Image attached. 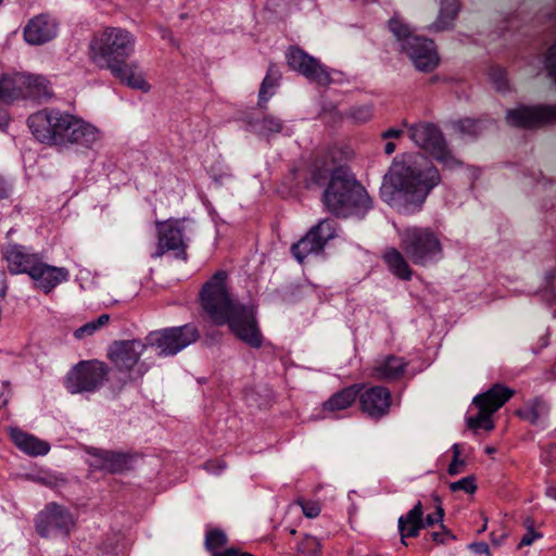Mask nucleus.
I'll list each match as a JSON object with an SVG mask.
<instances>
[{
    "mask_svg": "<svg viewBox=\"0 0 556 556\" xmlns=\"http://www.w3.org/2000/svg\"><path fill=\"white\" fill-rule=\"evenodd\" d=\"M199 303L214 325H227L230 332L250 348H262L264 337L258 326L256 306L232 296L226 270H217L203 283Z\"/></svg>",
    "mask_w": 556,
    "mask_h": 556,
    "instance_id": "f257e3e1",
    "label": "nucleus"
},
{
    "mask_svg": "<svg viewBox=\"0 0 556 556\" xmlns=\"http://www.w3.org/2000/svg\"><path fill=\"white\" fill-rule=\"evenodd\" d=\"M441 182L438 168L424 155L395 162L380 188L381 199L397 212L410 215L421 210L426 199Z\"/></svg>",
    "mask_w": 556,
    "mask_h": 556,
    "instance_id": "f03ea898",
    "label": "nucleus"
},
{
    "mask_svg": "<svg viewBox=\"0 0 556 556\" xmlns=\"http://www.w3.org/2000/svg\"><path fill=\"white\" fill-rule=\"evenodd\" d=\"M27 125L37 141L59 149H91L100 139L96 126L59 109H43L31 114Z\"/></svg>",
    "mask_w": 556,
    "mask_h": 556,
    "instance_id": "7ed1b4c3",
    "label": "nucleus"
},
{
    "mask_svg": "<svg viewBox=\"0 0 556 556\" xmlns=\"http://www.w3.org/2000/svg\"><path fill=\"white\" fill-rule=\"evenodd\" d=\"M323 201L332 215L343 218H364L372 208V200L350 168L336 172L323 193Z\"/></svg>",
    "mask_w": 556,
    "mask_h": 556,
    "instance_id": "20e7f679",
    "label": "nucleus"
},
{
    "mask_svg": "<svg viewBox=\"0 0 556 556\" xmlns=\"http://www.w3.org/2000/svg\"><path fill=\"white\" fill-rule=\"evenodd\" d=\"M136 37L126 28L108 26L90 42V58L100 68L111 70L135 52Z\"/></svg>",
    "mask_w": 556,
    "mask_h": 556,
    "instance_id": "39448f33",
    "label": "nucleus"
},
{
    "mask_svg": "<svg viewBox=\"0 0 556 556\" xmlns=\"http://www.w3.org/2000/svg\"><path fill=\"white\" fill-rule=\"evenodd\" d=\"M388 28L400 52L406 54L418 71L429 73L438 66L439 55L433 40L416 35L410 25L396 14L389 20Z\"/></svg>",
    "mask_w": 556,
    "mask_h": 556,
    "instance_id": "423d86ee",
    "label": "nucleus"
},
{
    "mask_svg": "<svg viewBox=\"0 0 556 556\" xmlns=\"http://www.w3.org/2000/svg\"><path fill=\"white\" fill-rule=\"evenodd\" d=\"M400 248L416 266H430L443 258L439 235L430 227L409 226L397 231Z\"/></svg>",
    "mask_w": 556,
    "mask_h": 556,
    "instance_id": "0eeeda50",
    "label": "nucleus"
},
{
    "mask_svg": "<svg viewBox=\"0 0 556 556\" xmlns=\"http://www.w3.org/2000/svg\"><path fill=\"white\" fill-rule=\"evenodd\" d=\"M111 368L99 359L80 361L64 377V387L71 394L96 393L109 380Z\"/></svg>",
    "mask_w": 556,
    "mask_h": 556,
    "instance_id": "6e6552de",
    "label": "nucleus"
},
{
    "mask_svg": "<svg viewBox=\"0 0 556 556\" xmlns=\"http://www.w3.org/2000/svg\"><path fill=\"white\" fill-rule=\"evenodd\" d=\"M34 523L43 539H67L76 527V519L66 506L50 502L36 514Z\"/></svg>",
    "mask_w": 556,
    "mask_h": 556,
    "instance_id": "1a4fd4ad",
    "label": "nucleus"
},
{
    "mask_svg": "<svg viewBox=\"0 0 556 556\" xmlns=\"http://www.w3.org/2000/svg\"><path fill=\"white\" fill-rule=\"evenodd\" d=\"M199 339V330L193 324L151 331L148 344L159 350L160 356H174Z\"/></svg>",
    "mask_w": 556,
    "mask_h": 556,
    "instance_id": "9d476101",
    "label": "nucleus"
},
{
    "mask_svg": "<svg viewBox=\"0 0 556 556\" xmlns=\"http://www.w3.org/2000/svg\"><path fill=\"white\" fill-rule=\"evenodd\" d=\"M337 230L338 224L334 219H320L291 245V254L300 264H303L309 255L321 254L327 243L337 237Z\"/></svg>",
    "mask_w": 556,
    "mask_h": 556,
    "instance_id": "9b49d317",
    "label": "nucleus"
},
{
    "mask_svg": "<svg viewBox=\"0 0 556 556\" xmlns=\"http://www.w3.org/2000/svg\"><path fill=\"white\" fill-rule=\"evenodd\" d=\"M409 138L422 150L428 152L438 162L452 165L455 161L447 148L445 138L440 128L427 122L413 124L408 128Z\"/></svg>",
    "mask_w": 556,
    "mask_h": 556,
    "instance_id": "f8f14e48",
    "label": "nucleus"
},
{
    "mask_svg": "<svg viewBox=\"0 0 556 556\" xmlns=\"http://www.w3.org/2000/svg\"><path fill=\"white\" fill-rule=\"evenodd\" d=\"M288 65L311 81L327 86L332 81L330 72L321 62L300 47L292 46L286 54Z\"/></svg>",
    "mask_w": 556,
    "mask_h": 556,
    "instance_id": "ddd939ff",
    "label": "nucleus"
},
{
    "mask_svg": "<svg viewBox=\"0 0 556 556\" xmlns=\"http://www.w3.org/2000/svg\"><path fill=\"white\" fill-rule=\"evenodd\" d=\"M85 452L91 457L88 460V465L92 471L116 475L127 471L132 467L134 454L128 452L104 450L94 446H87Z\"/></svg>",
    "mask_w": 556,
    "mask_h": 556,
    "instance_id": "4468645a",
    "label": "nucleus"
},
{
    "mask_svg": "<svg viewBox=\"0 0 556 556\" xmlns=\"http://www.w3.org/2000/svg\"><path fill=\"white\" fill-rule=\"evenodd\" d=\"M157 251L155 256L163 255L166 251H174L175 257L187 262V243L184 240L182 222L169 218L164 222H156Z\"/></svg>",
    "mask_w": 556,
    "mask_h": 556,
    "instance_id": "2eb2a0df",
    "label": "nucleus"
},
{
    "mask_svg": "<svg viewBox=\"0 0 556 556\" xmlns=\"http://www.w3.org/2000/svg\"><path fill=\"white\" fill-rule=\"evenodd\" d=\"M147 344L140 339L114 341L108 350V358L121 372H128L138 364Z\"/></svg>",
    "mask_w": 556,
    "mask_h": 556,
    "instance_id": "dca6fc26",
    "label": "nucleus"
},
{
    "mask_svg": "<svg viewBox=\"0 0 556 556\" xmlns=\"http://www.w3.org/2000/svg\"><path fill=\"white\" fill-rule=\"evenodd\" d=\"M506 118L515 127H541L556 123V105L519 106L509 110Z\"/></svg>",
    "mask_w": 556,
    "mask_h": 556,
    "instance_id": "f3484780",
    "label": "nucleus"
},
{
    "mask_svg": "<svg viewBox=\"0 0 556 556\" xmlns=\"http://www.w3.org/2000/svg\"><path fill=\"white\" fill-rule=\"evenodd\" d=\"M2 257L7 262L8 271L15 275H29L31 270L36 269V266L42 255L37 252H33L30 248L18 244L9 243L2 249Z\"/></svg>",
    "mask_w": 556,
    "mask_h": 556,
    "instance_id": "a211bd4d",
    "label": "nucleus"
},
{
    "mask_svg": "<svg viewBox=\"0 0 556 556\" xmlns=\"http://www.w3.org/2000/svg\"><path fill=\"white\" fill-rule=\"evenodd\" d=\"M359 408L374 420L387 416L392 404V395L388 388L374 386L359 391Z\"/></svg>",
    "mask_w": 556,
    "mask_h": 556,
    "instance_id": "6ab92c4d",
    "label": "nucleus"
},
{
    "mask_svg": "<svg viewBox=\"0 0 556 556\" xmlns=\"http://www.w3.org/2000/svg\"><path fill=\"white\" fill-rule=\"evenodd\" d=\"M29 278L33 280L36 289H39L45 294H49L59 285L68 281L70 271L65 267L49 265L41 257L36 269L31 270Z\"/></svg>",
    "mask_w": 556,
    "mask_h": 556,
    "instance_id": "aec40b11",
    "label": "nucleus"
},
{
    "mask_svg": "<svg viewBox=\"0 0 556 556\" xmlns=\"http://www.w3.org/2000/svg\"><path fill=\"white\" fill-rule=\"evenodd\" d=\"M58 34L55 18L48 14L33 17L24 28V38L30 45H42L52 40Z\"/></svg>",
    "mask_w": 556,
    "mask_h": 556,
    "instance_id": "412c9836",
    "label": "nucleus"
},
{
    "mask_svg": "<svg viewBox=\"0 0 556 556\" xmlns=\"http://www.w3.org/2000/svg\"><path fill=\"white\" fill-rule=\"evenodd\" d=\"M340 151L331 149L321 156H318L312 164L309 182L316 186L329 184L336 172L340 168H349L346 165L337 162V154Z\"/></svg>",
    "mask_w": 556,
    "mask_h": 556,
    "instance_id": "4be33fe9",
    "label": "nucleus"
},
{
    "mask_svg": "<svg viewBox=\"0 0 556 556\" xmlns=\"http://www.w3.org/2000/svg\"><path fill=\"white\" fill-rule=\"evenodd\" d=\"M9 437L21 452L29 456H45L50 451V444L47 441L40 440L34 434L27 433L20 428L11 427L9 429Z\"/></svg>",
    "mask_w": 556,
    "mask_h": 556,
    "instance_id": "5701e85b",
    "label": "nucleus"
},
{
    "mask_svg": "<svg viewBox=\"0 0 556 556\" xmlns=\"http://www.w3.org/2000/svg\"><path fill=\"white\" fill-rule=\"evenodd\" d=\"M109 71L115 78L129 88L142 92H149L151 89L150 84L146 80L144 74L139 70L137 62L128 63L125 61Z\"/></svg>",
    "mask_w": 556,
    "mask_h": 556,
    "instance_id": "b1692460",
    "label": "nucleus"
},
{
    "mask_svg": "<svg viewBox=\"0 0 556 556\" xmlns=\"http://www.w3.org/2000/svg\"><path fill=\"white\" fill-rule=\"evenodd\" d=\"M408 366L403 357L388 355L378 359L372 367V377L378 380L394 381L401 379Z\"/></svg>",
    "mask_w": 556,
    "mask_h": 556,
    "instance_id": "393cba45",
    "label": "nucleus"
},
{
    "mask_svg": "<svg viewBox=\"0 0 556 556\" xmlns=\"http://www.w3.org/2000/svg\"><path fill=\"white\" fill-rule=\"evenodd\" d=\"M405 256L403 251L390 247L383 251L381 258L394 277L403 281H409L413 278L414 270Z\"/></svg>",
    "mask_w": 556,
    "mask_h": 556,
    "instance_id": "a878e982",
    "label": "nucleus"
},
{
    "mask_svg": "<svg viewBox=\"0 0 556 556\" xmlns=\"http://www.w3.org/2000/svg\"><path fill=\"white\" fill-rule=\"evenodd\" d=\"M363 389V383H354L339 390L323 403V410L336 413L350 408L356 402L359 391Z\"/></svg>",
    "mask_w": 556,
    "mask_h": 556,
    "instance_id": "bb28decb",
    "label": "nucleus"
},
{
    "mask_svg": "<svg viewBox=\"0 0 556 556\" xmlns=\"http://www.w3.org/2000/svg\"><path fill=\"white\" fill-rule=\"evenodd\" d=\"M422 516V504L418 501L407 514L402 515L399 518V532L404 545H406V538H417L420 530L425 528Z\"/></svg>",
    "mask_w": 556,
    "mask_h": 556,
    "instance_id": "cd10ccee",
    "label": "nucleus"
},
{
    "mask_svg": "<svg viewBox=\"0 0 556 556\" xmlns=\"http://www.w3.org/2000/svg\"><path fill=\"white\" fill-rule=\"evenodd\" d=\"M460 8L459 0H441L438 16L428 29L437 33L452 29Z\"/></svg>",
    "mask_w": 556,
    "mask_h": 556,
    "instance_id": "c85d7f7f",
    "label": "nucleus"
},
{
    "mask_svg": "<svg viewBox=\"0 0 556 556\" xmlns=\"http://www.w3.org/2000/svg\"><path fill=\"white\" fill-rule=\"evenodd\" d=\"M466 422L468 429L472 431L486 429V391L480 392L473 397Z\"/></svg>",
    "mask_w": 556,
    "mask_h": 556,
    "instance_id": "c756f323",
    "label": "nucleus"
},
{
    "mask_svg": "<svg viewBox=\"0 0 556 556\" xmlns=\"http://www.w3.org/2000/svg\"><path fill=\"white\" fill-rule=\"evenodd\" d=\"M281 73L275 64H269L267 73L261 84L258 91V106L266 109V103L274 96L275 88L278 86Z\"/></svg>",
    "mask_w": 556,
    "mask_h": 556,
    "instance_id": "7c9ffc66",
    "label": "nucleus"
},
{
    "mask_svg": "<svg viewBox=\"0 0 556 556\" xmlns=\"http://www.w3.org/2000/svg\"><path fill=\"white\" fill-rule=\"evenodd\" d=\"M249 126L255 134L269 137L282 131L283 122L277 116L265 115L262 118L251 119Z\"/></svg>",
    "mask_w": 556,
    "mask_h": 556,
    "instance_id": "2f4dec72",
    "label": "nucleus"
},
{
    "mask_svg": "<svg viewBox=\"0 0 556 556\" xmlns=\"http://www.w3.org/2000/svg\"><path fill=\"white\" fill-rule=\"evenodd\" d=\"M514 394L515 390L501 383L489 388V416L500 409Z\"/></svg>",
    "mask_w": 556,
    "mask_h": 556,
    "instance_id": "473e14b6",
    "label": "nucleus"
},
{
    "mask_svg": "<svg viewBox=\"0 0 556 556\" xmlns=\"http://www.w3.org/2000/svg\"><path fill=\"white\" fill-rule=\"evenodd\" d=\"M228 543V538L222 529H208L205 533L204 546L210 553L218 551Z\"/></svg>",
    "mask_w": 556,
    "mask_h": 556,
    "instance_id": "72a5a7b5",
    "label": "nucleus"
},
{
    "mask_svg": "<svg viewBox=\"0 0 556 556\" xmlns=\"http://www.w3.org/2000/svg\"><path fill=\"white\" fill-rule=\"evenodd\" d=\"M109 321L110 315L102 314L97 319L88 321L81 327L77 328L74 331V337L78 340L85 339L86 337L93 334L97 330L108 325Z\"/></svg>",
    "mask_w": 556,
    "mask_h": 556,
    "instance_id": "f704fd0d",
    "label": "nucleus"
},
{
    "mask_svg": "<svg viewBox=\"0 0 556 556\" xmlns=\"http://www.w3.org/2000/svg\"><path fill=\"white\" fill-rule=\"evenodd\" d=\"M299 556H321V544L317 538L305 534L296 547Z\"/></svg>",
    "mask_w": 556,
    "mask_h": 556,
    "instance_id": "c9c22d12",
    "label": "nucleus"
},
{
    "mask_svg": "<svg viewBox=\"0 0 556 556\" xmlns=\"http://www.w3.org/2000/svg\"><path fill=\"white\" fill-rule=\"evenodd\" d=\"M455 129L465 136L476 137L483 130V123L481 119L463 118L454 124Z\"/></svg>",
    "mask_w": 556,
    "mask_h": 556,
    "instance_id": "e433bc0d",
    "label": "nucleus"
},
{
    "mask_svg": "<svg viewBox=\"0 0 556 556\" xmlns=\"http://www.w3.org/2000/svg\"><path fill=\"white\" fill-rule=\"evenodd\" d=\"M22 96L20 88L15 86V81L10 77L0 79V100L3 102H12Z\"/></svg>",
    "mask_w": 556,
    "mask_h": 556,
    "instance_id": "4c0bfd02",
    "label": "nucleus"
},
{
    "mask_svg": "<svg viewBox=\"0 0 556 556\" xmlns=\"http://www.w3.org/2000/svg\"><path fill=\"white\" fill-rule=\"evenodd\" d=\"M24 84L31 89L35 96L48 93L49 83L40 75H28L25 77Z\"/></svg>",
    "mask_w": 556,
    "mask_h": 556,
    "instance_id": "58836bf2",
    "label": "nucleus"
},
{
    "mask_svg": "<svg viewBox=\"0 0 556 556\" xmlns=\"http://www.w3.org/2000/svg\"><path fill=\"white\" fill-rule=\"evenodd\" d=\"M374 114L371 104L356 105L350 109L349 116L356 123L368 122Z\"/></svg>",
    "mask_w": 556,
    "mask_h": 556,
    "instance_id": "ea45409f",
    "label": "nucleus"
},
{
    "mask_svg": "<svg viewBox=\"0 0 556 556\" xmlns=\"http://www.w3.org/2000/svg\"><path fill=\"white\" fill-rule=\"evenodd\" d=\"M521 419L529 421L530 424H535L539 420L541 415L540 403L538 401H533L532 403L523 406L518 409L516 413Z\"/></svg>",
    "mask_w": 556,
    "mask_h": 556,
    "instance_id": "a19ab883",
    "label": "nucleus"
},
{
    "mask_svg": "<svg viewBox=\"0 0 556 556\" xmlns=\"http://www.w3.org/2000/svg\"><path fill=\"white\" fill-rule=\"evenodd\" d=\"M450 489L452 492L464 491L467 494H472L476 491L477 486L475 483V478L471 476H468V477L462 478L458 481L452 482L450 484Z\"/></svg>",
    "mask_w": 556,
    "mask_h": 556,
    "instance_id": "79ce46f5",
    "label": "nucleus"
},
{
    "mask_svg": "<svg viewBox=\"0 0 556 556\" xmlns=\"http://www.w3.org/2000/svg\"><path fill=\"white\" fill-rule=\"evenodd\" d=\"M453 458L451 464L448 465L447 472L451 476H456L462 472V468L465 465V462L460 459V445L455 443L452 446Z\"/></svg>",
    "mask_w": 556,
    "mask_h": 556,
    "instance_id": "37998d69",
    "label": "nucleus"
},
{
    "mask_svg": "<svg viewBox=\"0 0 556 556\" xmlns=\"http://www.w3.org/2000/svg\"><path fill=\"white\" fill-rule=\"evenodd\" d=\"M296 503L301 506L302 513L307 518H316L320 514V505L315 501L299 500Z\"/></svg>",
    "mask_w": 556,
    "mask_h": 556,
    "instance_id": "c03bdc74",
    "label": "nucleus"
},
{
    "mask_svg": "<svg viewBox=\"0 0 556 556\" xmlns=\"http://www.w3.org/2000/svg\"><path fill=\"white\" fill-rule=\"evenodd\" d=\"M491 79H492V83L494 85V88L498 91V92H503L507 89L508 87V84H507V80L505 78V73L502 68H492V73H491Z\"/></svg>",
    "mask_w": 556,
    "mask_h": 556,
    "instance_id": "a18cd8bd",
    "label": "nucleus"
},
{
    "mask_svg": "<svg viewBox=\"0 0 556 556\" xmlns=\"http://www.w3.org/2000/svg\"><path fill=\"white\" fill-rule=\"evenodd\" d=\"M443 517H444V509L442 508L441 505H438L435 511L432 514H428L427 517L424 519L425 528L432 527L435 523L442 525Z\"/></svg>",
    "mask_w": 556,
    "mask_h": 556,
    "instance_id": "49530a36",
    "label": "nucleus"
},
{
    "mask_svg": "<svg viewBox=\"0 0 556 556\" xmlns=\"http://www.w3.org/2000/svg\"><path fill=\"white\" fill-rule=\"evenodd\" d=\"M541 536V533L536 532L532 526H529L527 532L523 534L519 542V547L529 546L533 543L535 539Z\"/></svg>",
    "mask_w": 556,
    "mask_h": 556,
    "instance_id": "de8ad7c7",
    "label": "nucleus"
},
{
    "mask_svg": "<svg viewBox=\"0 0 556 556\" xmlns=\"http://www.w3.org/2000/svg\"><path fill=\"white\" fill-rule=\"evenodd\" d=\"M204 468L214 475H219L226 468V463L222 459H213L205 463Z\"/></svg>",
    "mask_w": 556,
    "mask_h": 556,
    "instance_id": "09e8293b",
    "label": "nucleus"
},
{
    "mask_svg": "<svg viewBox=\"0 0 556 556\" xmlns=\"http://www.w3.org/2000/svg\"><path fill=\"white\" fill-rule=\"evenodd\" d=\"M547 68L549 71V75L556 83V45L549 49L547 56Z\"/></svg>",
    "mask_w": 556,
    "mask_h": 556,
    "instance_id": "8fccbe9b",
    "label": "nucleus"
},
{
    "mask_svg": "<svg viewBox=\"0 0 556 556\" xmlns=\"http://www.w3.org/2000/svg\"><path fill=\"white\" fill-rule=\"evenodd\" d=\"M442 531L440 532H432L431 536L432 540L437 543H445L448 539H454V536L447 531L443 525H441Z\"/></svg>",
    "mask_w": 556,
    "mask_h": 556,
    "instance_id": "3c124183",
    "label": "nucleus"
},
{
    "mask_svg": "<svg viewBox=\"0 0 556 556\" xmlns=\"http://www.w3.org/2000/svg\"><path fill=\"white\" fill-rule=\"evenodd\" d=\"M12 191V185L10 181L0 175V200L7 199L10 197Z\"/></svg>",
    "mask_w": 556,
    "mask_h": 556,
    "instance_id": "603ef678",
    "label": "nucleus"
},
{
    "mask_svg": "<svg viewBox=\"0 0 556 556\" xmlns=\"http://www.w3.org/2000/svg\"><path fill=\"white\" fill-rule=\"evenodd\" d=\"M469 548L476 554H486V543L484 542H475L469 545Z\"/></svg>",
    "mask_w": 556,
    "mask_h": 556,
    "instance_id": "864d4df0",
    "label": "nucleus"
},
{
    "mask_svg": "<svg viewBox=\"0 0 556 556\" xmlns=\"http://www.w3.org/2000/svg\"><path fill=\"white\" fill-rule=\"evenodd\" d=\"M403 134L402 129L399 128H389L386 131L382 132L381 137L383 139H390V138H399Z\"/></svg>",
    "mask_w": 556,
    "mask_h": 556,
    "instance_id": "5fc2aeb1",
    "label": "nucleus"
},
{
    "mask_svg": "<svg viewBox=\"0 0 556 556\" xmlns=\"http://www.w3.org/2000/svg\"><path fill=\"white\" fill-rule=\"evenodd\" d=\"M546 462L549 465L556 466V445H551L546 451Z\"/></svg>",
    "mask_w": 556,
    "mask_h": 556,
    "instance_id": "6e6d98bb",
    "label": "nucleus"
},
{
    "mask_svg": "<svg viewBox=\"0 0 556 556\" xmlns=\"http://www.w3.org/2000/svg\"><path fill=\"white\" fill-rule=\"evenodd\" d=\"M212 556H239V551L235 547H229L223 552L216 551L212 553Z\"/></svg>",
    "mask_w": 556,
    "mask_h": 556,
    "instance_id": "4d7b16f0",
    "label": "nucleus"
},
{
    "mask_svg": "<svg viewBox=\"0 0 556 556\" xmlns=\"http://www.w3.org/2000/svg\"><path fill=\"white\" fill-rule=\"evenodd\" d=\"M545 496L552 501H556V484H549L546 486Z\"/></svg>",
    "mask_w": 556,
    "mask_h": 556,
    "instance_id": "13d9d810",
    "label": "nucleus"
},
{
    "mask_svg": "<svg viewBox=\"0 0 556 556\" xmlns=\"http://www.w3.org/2000/svg\"><path fill=\"white\" fill-rule=\"evenodd\" d=\"M33 481H36L42 485H46V486H52V482L50 479L46 478V477H34L31 478Z\"/></svg>",
    "mask_w": 556,
    "mask_h": 556,
    "instance_id": "bf43d9fd",
    "label": "nucleus"
},
{
    "mask_svg": "<svg viewBox=\"0 0 556 556\" xmlns=\"http://www.w3.org/2000/svg\"><path fill=\"white\" fill-rule=\"evenodd\" d=\"M132 381V376L131 375H128L127 378L123 379L121 384L117 386L116 388H113V391H117V393H119L122 391V389L128 383Z\"/></svg>",
    "mask_w": 556,
    "mask_h": 556,
    "instance_id": "052dcab7",
    "label": "nucleus"
},
{
    "mask_svg": "<svg viewBox=\"0 0 556 556\" xmlns=\"http://www.w3.org/2000/svg\"><path fill=\"white\" fill-rule=\"evenodd\" d=\"M395 151V144L393 142H387L384 146V152L388 155H391Z\"/></svg>",
    "mask_w": 556,
    "mask_h": 556,
    "instance_id": "680f3d73",
    "label": "nucleus"
},
{
    "mask_svg": "<svg viewBox=\"0 0 556 556\" xmlns=\"http://www.w3.org/2000/svg\"><path fill=\"white\" fill-rule=\"evenodd\" d=\"M9 117L7 113H0V128L8 126Z\"/></svg>",
    "mask_w": 556,
    "mask_h": 556,
    "instance_id": "e2e57ef3",
    "label": "nucleus"
},
{
    "mask_svg": "<svg viewBox=\"0 0 556 556\" xmlns=\"http://www.w3.org/2000/svg\"><path fill=\"white\" fill-rule=\"evenodd\" d=\"M485 530H486V518L484 519L483 525L481 527V531H485Z\"/></svg>",
    "mask_w": 556,
    "mask_h": 556,
    "instance_id": "0e129e2a",
    "label": "nucleus"
},
{
    "mask_svg": "<svg viewBox=\"0 0 556 556\" xmlns=\"http://www.w3.org/2000/svg\"><path fill=\"white\" fill-rule=\"evenodd\" d=\"M5 404V400L0 395V407Z\"/></svg>",
    "mask_w": 556,
    "mask_h": 556,
    "instance_id": "69168bd1",
    "label": "nucleus"
},
{
    "mask_svg": "<svg viewBox=\"0 0 556 556\" xmlns=\"http://www.w3.org/2000/svg\"><path fill=\"white\" fill-rule=\"evenodd\" d=\"M493 427H494L493 421L489 419V431H490L491 429H493Z\"/></svg>",
    "mask_w": 556,
    "mask_h": 556,
    "instance_id": "338daca9",
    "label": "nucleus"
},
{
    "mask_svg": "<svg viewBox=\"0 0 556 556\" xmlns=\"http://www.w3.org/2000/svg\"><path fill=\"white\" fill-rule=\"evenodd\" d=\"M239 556H254V555H252L250 553H242V554H239Z\"/></svg>",
    "mask_w": 556,
    "mask_h": 556,
    "instance_id": "774afa93",
    "label": "nucleus"
}]
</instances>
